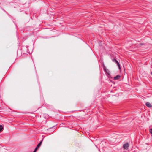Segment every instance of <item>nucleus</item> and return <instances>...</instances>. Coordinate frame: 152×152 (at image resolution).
<instances>
[{"label": "nucleus", "mask_w": 152, "mask_h": 152, "mask_svg": "<svg viewBox=\"0 0 152 152\" xmlns=\"http://www.w3.org/2000/svg\"><path fill=\"white\" fill-rule=\"evenodd\" d=\"M146 105L149 108H151L152 107V105L149 102H147L146 103Z\"/></svg>", "instance_id": "3"}, {"label": "nucleus", "mask_w": 152, "mask_h": 152, "mask_svg": "<svg viewBox=\"0 0 152 152\" xmlns=\"http://www.w3.org/2000/svg\"><path fill=\"white\" fill-rule=\"evenodd\" d=\"M37 150V149H36V148H35V150H34V152H36V151Z\"/></svg>", "instance_id": "10"}, {"label": "nucleus", "mask_w": 152, "mask_h": 152, "mask_svg": "<svg viewBox=\"0 0 152 152\" xmlns=\"http://www.w3.org/2000/svg\"><path fill=\"white\" fill-rule=\"evenodd\" d=\"M3 129V127L1 125H0V132L2 131Z\"/></svg>", "instance_id": "7"}, {"label": "nucleus", "mask_w": 152, "mask_h": 152, "mask_svg": "<svg viewBox=\"0 0 152 152\" xmlns=\"http://www.w3.org/2000/svg\"><path fill=\"white\" fill-rule=\"evenodd\" d=\"M150 132L151 134H152V129H151L150 130Z\"/></svg>", "instance_id": "9"}, {"label": "nucleus", "mask_w": 152, "mask_h": 152, "mask_svg": "<svg viewBox=\"0 0 152 152\" xmlns=\"http://www.w3.org/2000/svg\"><path fill=\"white\" fill-rule=\"evenodd\" d=\"M121 77V76L119 75H117L116 76H115L114 77V79L115 80H117L120 78Z\"/></svg>", "instance_id": "4"}, {"label": "nucleus", "mask_w": 152, "mask_h": 152, "mask_svg": "<svg viewBox=\"0 0 152 152\" xmlns=\"http://www.w3.org/2000/svg\"><path fill=\"white\" fill-rule=\"evenodd\" d=\"M42 143V141H41L38 144V145H37L36 148V149H37L39 148V147L40 146V145H41V144Z\"/></svg>", "instance_id": "5"}, {"label": "nucleus", "mask_w": 152, "mask_h": 152, "mask_svg": "<svg viewBox=\"0 0 152 152\" xmlns=\"http://www.w3.org/2000/svg\"><path fill=\"white\" fill-rule=\"evenodd\" d=\"M129 146V144L128 143H126L123 145V148L125 149H127Z\"/></svg>", "instance_id": "2"}, {"label": "nucleus", "mask_w": 152, "mask_h": 152, "mask_svg": "<svg viewBox=\"0 0 152 152\" xmlns=\"http://www.w3.org/2000/svg\"><path fill=\"white\" fill-rule=\"evenodd\" d=\"M151 75H152V72H151Z\"/></svg>", "instance_id": "11"}, {"label": "nucleus", "mask_w": 152, "mask_h": 152, "mask_svg": "<svg viewBox=\"0 0 152 152\" xmlns=\"http://www.w3.org/2000/svg\"><path fill=\"white\" fill-rule=\"evenodd\" d=\"M112 61L115 63H116L117 64V65H118V68L119 69H121V67H120V65L119 64V63H118V61L115 59H112Z\"/></svg>", "instance_id": "1"}, {"label": "nucleus", "mask_w": 152, "mask_h": 152, "mask_svg": "<svg viewBox=\"0 0 152 152\" xmlns=\"http://www.w3.org/2000/svg\"><path fill=\"white\" fill-rule=\"evenodd\" d=\"M103 66L104 68V69H105V68H106L105 66H104V63H103Z\"/></svg>", "instance_id": "8"}, {"label": "nucleus", "mask_w": 152, "mask_h": 152, "mask_svg": "<svg viewBox=\"0 0 152 152\" xmlns=\"http://www.w3.org/2000/svg\"><path fill=\"white\" fill-rule=\"evenodd\" d=\"M104 70L106 72L107 74L108 75H110V72L108 69H106V68H105V69H104Z\"/></svg>", "instance_id": "6"}]
</instances>
